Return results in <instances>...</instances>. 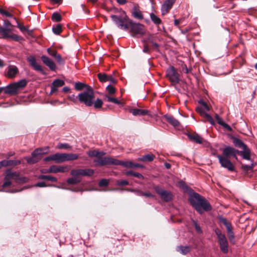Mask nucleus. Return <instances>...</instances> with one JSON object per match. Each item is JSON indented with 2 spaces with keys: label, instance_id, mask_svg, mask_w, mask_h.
Returning <instances> with one entry per match:
<instances>
[{
  "label": "nucleus",
  "instance_id": "f257e3e1",
  "mask_svg": "<svg viewBox=\"0 0 257 257\" xmlns=\"http://www.w3.org/2000/svg\"><path fill=\"white\" fill-rule=\"evenodd\" d=\"M77 97L80 103L87 107L93 106L95 109L101 108L103 103L101 99L99 98L95 99L94 90L92 87H89L87 91L80 93Z\"/></svg>",
  "mask_w": 257,
  "mask_h": 257
},
{
  "label": "nucleus",
  "instance_id": "f03ea898",
  "mask_svg": "<svg viewBox=\"0 0 257 257\" xmlns=\"http://www.w3.org/2000/svg\"><path fill=\"white\" fill-rule=\"evenodd\" d=\"M189 201L191 205L199 214H202L204 212H207L212 209L210 203L197 193L191 194Z\"/></svg>",
  "mask_w": 257,
  "mask_h": 257
},
{
  "label": "nucleus",
  "instance_id": "7ed1b4c3",
  "mask_svg": "<svg viewBox=\"0 0 257 257\" xmlns=\"http://www.w3.org/2000/svg\"><path fill=\"white\" fill-rule=\"evenodd\" d=\"M27 84L28 81L25 79L10 84L6 87L5 93L11 95L16 94L20 90L25 88Z\"/></svg>",
  "mask_w": 257,
  "mask_h": 257
},
{
  "label": "nucleus",
  "instance_id": "20e7f679",
  "mask_svg": "<svg viewBox=\"0 0 257 257\" xmlns=\"http://www.w3.org/2000/svg\"><path fill=\"white\" fill-rule=\"evenodd\" d=\"M0 34L1 38L4 39H11L15 41H21L23 40V38L16 34L12 33V29L10 28L0 26Z\"/></svg>",
  "mask_w": 257,
  "mask_h": 257
},
{
  "label": "nucleus",
  "instance_id": "39448f33",
  "mask_svg": "<svg viewBox=\"0 0 257 257\" xmlns=\"http://www.w3.org/2000/svg\"><path fill=\"white\" fill-rule=\"evenodd\" d=\"M113 22L120 29L127 31L129 29L128 21L127 16L122 17L120 16L112 15L110 16Z\"/></svg>",
  "mask_w": 257,
  "mask_h": 257
},
{
  "label": "nucleus",
  "instance_id": "423d86ee",
  "mask_svg": "<svg viewBox=\"0 0 257 257\" xmlns=\"http://www.w3.org/2000/svg\"><path fill=\"white\" fill-rule=\"evenodd\" d=\"M215 233L218 239L220 250L223 253H227L228 251V243L225 235L218 228L215 229Z\"/></svg>",
  "mask_w": 257,
  "mask_h": 257
},
{
  "label": "nucleus",
  "instance_id": "0eeeda50",
  "mask_svg": "<svg viewBox=\"0 0 257 257\" xmlns=\"http://www.w3.org/2000/svg\"><path fill=\"white\" fill-rule=\"evenodd\" d=\"M129 28L130 32L133 37L137 35H143L145 33L144 26L140 23L134 22L132 20L128 21Z\"/></svg>",
  "mask_w": 257,
  "mask_h": 257
},
{
  "label": "nucleus",
  "instance_id": "6e6552de",
  "mask_svg": "<svg viewBox=\"0 0 257 257\" xmlns=\"http://www.w3.org/2000/svg\"><path fill=\"white\" fill-rule=\"evenodd\" d=\"M166 76L173 86H176L180 81V75L173 66L168 68L166 72Z\"/></svg>",
  "mask_w": 257,
  "mask_h": 257
},
{
  "label": "nucleus",
  "instance_id": "1a4fd4ad",
  "mask_svg": "<svg viewBox=\"0 0 257 257\" xmlns=\"http://www.w3.org/2000/svg\"><path fill=\"white\" fill-rule=\"evenodd\" d=\"M94 173V171L91 169H73L70 172V174L77 179L81 180V177L88 176L90 177Z\"/></svg>",
  "mask_w": 257,
  "mask_h": 257
},
{
  "label": "nucleus",
  "instance_id": "9d476101",
  "mask_svg": "<svg viewBox=\"0 0 257 257\" xmlns=\"http://www.w3.org/2000/svg\"><path fill=\"white\" fill-rule=\"evenodd\" d=\"M5 179L7 180L13 179L17 182L25 183L27 181L26 177H21L19 173L17 172H12L10 169H8L6 171Z\"/></svg>",
  "mask_w": 257,
  "mask_h": 257
},
{
  "label": "nucleus",
  "instance_id": "9b49d317",
  "mask_svg": "<svg viewBox=\"0 0 257 257\" xmlns=\"http://www.w3.org/2000/svg\"><path fill=\"white\" fill-rule=\"evenodd\" d=\"M45 153L42 148L35 149L32 153L31 157L27 158V162L30 164H35L38 162L41 159V155Z\"/></svg>",
  "mask_w": 257,
  "mask_h": 257
},
{
  "label": "nucleus",
  "instance_id": "f8f14e48",
  "mask_svg": "<svg viewBox=\"0 0 257 257\" xmlns=\"http://www.w3.org/2000/svg\"><path fill=\"white\" fill-rule=\"evenodd\" d=\"M94 163L100 166L106 165H115L116 159L110 157H104L99 159H94Z\"/></svg>",
  "mask_w": 257,
  "mask_h": 257
},
{
  "label": "nucleus",
  "instance_id": "ddd939ff",
  "mask_svg": "<svg viewBox=\"0 0 257 257\" xmlns=\"http://www.w3.org/2000/svg\"><path fill=\"white\" fill-rule=\"evenodd\" d=\"M217 158L222 167L227 169L229 171H233L234 170V166L229 160V158L220 155H217Z\"/></svg>",
  "mask_w": 257,
  "mask_h": 257
},
{
  "label": "nucleus",
  "instance_id": "4468645a",
  "mask_svg": "<svg viewBox=\"0 0 257 257\" xmlns=\"http://www.w3.org/2000/svg\"><path fill=\"white\" fill-rule=\"evenodd\" d=\"M154 189L166 202H169L172 199V194L170 192L162 189L159 186H155Z\"/></svg>",
  "mask_w": 257,
  "mask_h": 257
},
{
  "label": "nucleus",
  "instance_id": "2eb2a0df",
  "mask_svg": "<svg viewBox=\"0 0 257 257\" xmlns=\"http://www.w3.org/2000/svg\"><path fill=\"white\" fill-rule=\"evenodd\" d=\"M68 171L67 166L52 165L47 170H41L43 173H57L59 172L64 173Z\"/></svg>",
  "mask_w": 257,
  "mask_h": 257
},
{
  "label": "nucleus",
  "instance_id": "dca6fc26",
  "mask_svg": "<svg viewBox=\"0 0 257 257\" xmlns=\"http://www.w3.org/2000/svg\"><path fill=\"white\" fill-rule=\"evenodd\" d=\"M31 66L36 71L41 72L43 75H46V73L42 69L41 66L39 64L34 56H30L27 59Z\"/></svg>",
  "mask_w": 257,
  "mask_h": 257
},
{
  "label": "nucleus",
  "instance_id": "f3484780",
  "mask_svg": "<svg viewBox=\"0 0 257 257\" xmlns=\"http://www.w3.org/2000/svg\"><path fill=\"white\" fill-rule=\"evenodd\" d=\"M43 63L52 71H55L56 65L55 62L49 57L46 55H42L41 57Z\"/></svg>",
  "mask_w": 257,
  "mask_h": 257
},
{
  "label": "nucleus",
  "instance_id": "a211bd4d",
  "mask_svg": "<svg viewBox=\"0 0 257 257\" xmlns=\"http://www.w3.org/2000/svg\"><path fill=\"white\" fill-rule=\"evenodd\" d=\"M175 2V0H166L164 1L161 9L162 15H165L168 13Z\"/></svg>",
  "mask_w": 257,
  "mask_h": 257
},
{
  "label": "nucleus",
  "instance_id": "6ab92c4d",
  "mask_svg": "<svg viewBox=\"0 0 257 257\" xmlns=\"http://www.w3.org/2000/svg\"><path fill=\"white\" fill-rule=\"evenodd\" d=\"M234 153H238V150L234 148L227 146L223 150V156L227 158H231Z\"/></svg>",
  "mask_w": 257,
  "mask_h": 257
},
{
  "label": "nucleus",
  "instance_id": "aec40b11",
  "mask_svg": "<svg viewBox=\"0 0 257 257\" xmlns=\"http://www.w3.org/2000/svg\"><path fill=\"white\" fill-rule=\"evenodd\" d=\"M132 15L135 18L138 20H142L144 18L139 5L137 4L134 5L132 11Z\"/></svg>",
  "mask_w": 257,
  "mask_h": 257
},
{
  "label": "nucleus",
  "instance_id": "412c9836",
  "mask_svg": "<svg viewBox=\"0 0 257 257\" xmlns=\"http://www.w3.org/2000/svg\"><path fill=\"white\" fill-rule=\"evenodd\" d=\"M187 136L189 140L194 143L201 144L203 142V139L196 133H188Z\"/></svg>",
  "mask_w": 257,
  "mask_h": 257
},
{
  "label": "nucleus",
  "instance_id": "4be33fe9",
  "mask_svg": "<svg viewBox=\"0 0 257 257\" xmlns=\"http://www.w3.org/2000/svg\"><path fill=\"white\" fill-rule=\"evenodd\" d=\"M19 72L18 68L15 65H10L8 67L7 77L10 78L15 77Z\"/></svg>",
  "mask_w": 257,
  "mask_h": 257
},
{
  "label": "nucleus",
  "instance_id": "5701e85b",
  "mask_svg": "<svg viewBox=\"0 0 257 257\" xmlns=\"http://www.w3.org/2000/svg\"><path fill=\"white\" fill-rule=\"evenodd\" d=\"M191 246L190 245H179L176 247V251L183 255H186L191 251Z\"/></svg>",
  "mask_w": 257,
  "mask_h": 257
},
{
  "label": "nucleus",
  "instance_id": "b1692460",
  "mask_svg": "<svg viewBox=\"0 0 257 257\" xmlns=\"http://www.w3.org/2000/svg\"><path fill=\"white\" fill-rule=\"evenodd\" d=\"M130 112L135 116H144L146 115H148L149 113V111L146 109H142L139 108L131 109L130 110Z\"/></svg>",
  "mask_w": 257,
  "mask_h": 257
},
{
  "label": "nucleus",
  "instance_id": "393cba45",
  "mask_svg": "<svg viewBox=\"0 0 257 257\" xmlns=\"http://www.w3.org/2000/svg\"><path fill=\"white\" fill-rule=\"evenodd\" d=\"M243 151H238V154L241 156L243 159L246 160H250V149L246 146L245 148L243 149Z\"/></svg>",
  "mask_w": 257,
  "mask_h": 257
},
{
  "label": "nucleus",
  "instance_id": "a878e982",
  "mask_svg": "<svg viewBox=\"0 0 257 257\" xmlns=\"http://www.w3.org/2000/svg\"><path fill=\"white\" fill-rule=\"evenodd\" d=\"M164 117L166 118V120L173 126L177 127L179 126V121L173 116L171 115H164Z\"/></svg>",
  "mask_w": 257,
  "mask_h": 257
},
{
  "label": "nucleus",
  "instance_id": "bb28decb",
  "mask_svg": "<svg viewBox=\"0 0 257 257\" xmlns=\"http://www.w3.org/2000/svg\"><path fill=\"white\" fill-rule=\"evenodd\" d=\"M89 87H91L82 82H77L75 84V88L76 90L78 91L82 90L83 89H85V91H87V89H89Z\"/></svg>",
  "mask_w": 257,
  "mask_h": 257
},
{
  "label": "nucleus",
  "instance_id": "cd10ccee",
  "mask_svg": "<svg viewBox=\"0 0 257 257\" xmlns=\"http://www.w3.org/2000/svg\"><path fill=\"white\" fill-rule=\"evenodd\" d=\"M155 156L153 154H147L142 157H139L138 159V161L144 162H150L154 160Z\"/></svg>",
  "mask_w": 257,
  "mask_h": 257
},
{
  "label": "nucleus",
  "instance_id": "c85d7f7f",
  "mask_svg": "<svg viewBox=\"0 0 257 257\" xmlns=\"http://www.w3.org/2000/svg\"><path fill=\"white\" fill-rule=\"evenodd\" d=\"M115 165H121L127 168H133V162L132 161H121L116 159Z\"/></svg>",
  "mask_w": 257,
  "mask_h": 257
},
{
  "label": "nucleus",
  "instance_id": "c756f323",
  "mask_svg": "<svg viewBox=\"0 0 257 257\" xmlns=\"http://www.w3.org/2000/svg\"><path fill=\"white\" fill-rule=\"evenodd\" d=\"M54 156V161H55L57 163H60L64 162L65 161V153H56L53 154Z\"/></svg>",
  "mask_w": 257,
  "mask_h": 257
},
{
  "label": "nucleus",
  "instance_id": "7c9ffc66",
  "mask_svg": "<svg viewBox=\"0 0 257 257\" xmlns=\"http://www.w3.org/2000/svg\"><path fill=\"white\" fill-rule=\"evenodd\" d=\"M233 143L236 147L240 149L245 148L247 146L241 140L235 137L233 139Z\"/></svg>",
  "mask_w": 257,
  "mask_h": 257
},
{
  "label": "nucleus",
  "instance_id": "2f4dec72",
  "mask_svg": "<svg viewBox=\"0 0 257 257\" xmlns=\"http://www.w3.org/2000/svg\"><path fill=\"white\" fill-rule=\"evenodd\" d=\"M5 161V164L6 167L7 166H15L21 164V162L20 160H4Z\"/></svg>",
  "mask_w": 257,
  "mask_h": 257
},
{
  "label": "nucleus",
  "instance_id": "473e14b6",
  "mask_svg": "<svg viewBox=\"0 0 257 257\" xmlns=\"http://www.w3.org/2000/svg\"><path fill=\"white\" fill-rule=\"evenodd\" d=\"M38 178L40 180H46L53 182L57 181V179L56 177L49 175H41L38 176Z\"/></svg>",
  "mask_w": 257,
  "mask_h": 257
},
{
  "label": "nucleus",
  "instance_id": "72a5a7b5",
  "mask_svg": "<svg viewBox=\"0 0 257 257\" xmlns=\"http://www.w3.org/2000/svg\"><path fill=\"white\" fill-rule=\"evenodd\" d=\"M79 157L78 155L76 154H66L65 153V161H74L77 160Z\"/></svg>",
  "mask_w": 257,
  "mask_h": 257
},
{
  "label": "nucleus",
  "instance_id": "f704fd0d",
  "mask_svg": "<svg viewBox=\"0 0 257 257\" xmlns=\"http://www.w3.org/2000/svg\"><path fill=\"white\" fill-rule=\"evenodd\" d=\"M218 220L219 223L223 224L226 227V229L232 226L231 223L227 220V219L222 216H219Z\"/></svg>",
  "mask_w": 257,
  "mask_h": 257
},
{
  "label": "nucleus",
  "instance_id": "c9c22d12",
  "mask_svg": "<svg viewBox=\"0 0 257 257\" xmlns=\"http://www.w3.org/2000/svg\"><path fill=\"white\" fill-rule=\"evenodd\" d=\"M254 167L253 164L251 163L250 165H244L241 164V168L244 171V173L246 174L249 171H252Z\"/></svg>",
  "mask_w": 257,
  "mask_h": 257
},
{
  "label": "nucleus",
  "instance_id": "e433bc0d",
  "mask_svg": "<svg viewBox=\"0 0 257 257\" xmlns=\"http://www.w3.org/2000/svg\"><path fill=\"white\" fill-rule=\"evenodd\" d=\"M150 18L152 21L157 25H160L162 23V21L160 18H159L157 16L154 14L153 13L150 14Z\"/></svg>",
  "mask_w": 257,
  "mask_h": 257
},
{
  "label": "nucleus",
  "instance_id": "4c0bfd02",
  "mask_svg": "<svg viewBox=\"0 0 257 257\" xmlns=\"http://www.w3.org/2000/svg\"><path fill=\"white\" fill-rule=\"evenodd\" d=\"M125 175L127 176H133L139 179H144V176L140 173L135 172L133 171H128L125 173Z\"/></svg>",
  "mask_w": 257,
  "mask_h": 257
},
{
  "label": "nucleus",
  "instance_id": "58836bf2",
  "mask_svg": "<svg viewBox=\"0 0 257 257\" xmlns=\"http://www.w3.org/2000/svg\"><path fill=\"white\" fill-rule=\"evenodd\" d=\"M98 78L101 82H105L108 81V75L105 73H99L97 74Z\"/></svg>",
  "mask_w": 257,
  "mask_h": 257
},
{
  "label": "nucleus",
  "instance_id": "ea45409f",
  "mask_svg": "<svg viewBox=\"0 0 257 257\" xmlns=\"http://www.w3.org/2000/svg\"><path fill=\"white\" fill-rule=\"evenodd\" d=\"M52 84L54 86L58 87L63 86L65 84V82L62 80L56 79L53 81Z\"/></svg>",
  "mask_w": 257,
  "mask_h": 257
},
{
  "label": "nucleus",
  "instance_id": "a19ab883",
  "mask_svg": "<svg viewBox=\"0 0 257 257\" xmlns=\"http://www.w3.org/2000/svg\"><path fill=\"white\" fill-rule=\"evenodd\" d=\"M53 32L56 35H59L62 32V25L61 24H57L55 27L52 28Z\"/></svg>",
  "mask_w": 257,
  "mask_h": 257
},
{
  "label": "nucleus",
  "instance_id": "79ce46f5",
  "mask_svg": "<svg viewBox=\"0 0 257 257\" xmlns=\"http://www.w3.org/2000/svg\"><path fill=\"white\" fill-rule=\"evenodd\" d=\"M81 182V180H77V179L73 176L67 179V182L69 184L74 185L79 183Z\"/></svg>",
  "mask_w": 257,
  "mask_h": 257
},
{
  "label": "nucleus",
  "instance_id": "37998d69",
  "mask_svg": "<svg viewBox=\"0 0 257 257\" xmlns=\"http://www.w3.org/2000/svg\"><path fill=\"white\" fill-rule=\"evenodd\" d=\"M62 17L61 15L57 12L54 13L52 16V20L57 22L61 21Z\"/></svg>",
  "mask_w": 257,
  "mask_h": 257
},
{
  "label": "nucleus",
  "instance_id": "c03bdc74",
  "mask_svg": "<svg viewBox=\"0 0 257 257\" xmlns=\"http://www.w3.org/2000/svg\"><path fill=\"white\" fill-rule=\"evenodd\" d=\"M226 230H227L228 238L229 239V240L231 241H232V240H234V233L232 230V226L226 229Z\"/></svg>",
  "mask_w": 257,
  "mask_h": 257
},
{
  "label": "nucleus",
  "instance_id": "a18cd8bd",
  "mask_svg": "<svg viewBox=\"0 0 257 257\" xmlns=\"http://www.w3.org/2000/svg\"><path fill=\"white\" fill-rule=\"evenodd\" d=\"M59 149H71V146L67 143H59L57 145Z\"/></svg>",
  "mask_w": 257,
  "mask_h": 257
},
{
  "label": "nucleus",
  "instance_id": "49530a36",
  "mask_svg": "<svg viewBox=\"0 0 257 257\" xmlns=\"http://www.w3.org/2000/svg\"><path fill=\"white\" fill-rule=\"evenodd\" d=\"M192 221L196 231L198 233H201L202 232V231L200 225L198 224L197 221L195 220H193Z\"/></svg>",
  "mask_w": 257,
  "mask_h": 257
},
{
  "label": "nucleus",
  "instance_id": "de8ad7c7",
  "mask_svg": "<svg viewBox=\"0 0 257 257\" xmlns=\"http://www.w3.org/2000/svg\"><path fill=\"white\" fill-rule=\"evenodd\" d=\"M34 186L38 187H52V186H55V185L50 184L48 185L46 184L45 182H40L36 183L34 185Z\"/></svg>",
  "mask_w": 257,
  "mask_h": 257
},
{
  "label": "nucleus",
  "instance_id": "09e8293b",
  "mask_svg": "<svg viewBox=\"0 0 257 257\" xmlns=\"http://www.w3.org/2000/svg\"><path fill=\"white\" fill-rule=\"evenodd\" d=\"M109 180L106 179H102L99 182L98 185L100 187H105L108 185Z\"/></svg>",
  "mask_w": 257,
  "mask_h": 257
},
{
  "label": "nucleus",
  "instance_id": "8fccbe9b",
  "mask_svg": "<svg viewBox=\"0 0 257 257\" xmlns=\"http://www.w3.org/2000/svg\"><path fill=\"white\" fill-rule=\"evenodd\" d=\"M106 90L109 94H113L115 93V88L111 85H109L106 87Z\"/></svg>",
  "mask_w": 257,
  "mask_h": 257
},
{
  "label": "nucleus",
  "instance_id": "3c124183",
  "mask_svg": "<svg viewBox=\"0 0 257 257\" xmlns=\"http://www.w3.org/2000/svg\"><path fill=\"white\" fill-rule=\"evenodd\" d=\"M55 58L58 64L60 65H63L64 64L65 61L59 54H58Z\"/></svg>",
  "mask_w": 257,
  "mask_h": 257
},
{
  "label": "nucleus",
  "instance_id": "603ef678",
  "mask_svg": "<svg viewBox=\"0 0 257 257\" xmlns=\"http://www.w3.org/2000/svg\"><path fill=\"white\" fill-rule=\"evenodd\" d=\"M14 20L16 21L17 24V27L20 29V30L22 31V32H24V31H28V29L27 28L25 27L23 25H21V24H20L18 22V21H17L16 18H14Z\"/></svg>",
  "mask_w": 257,
  "mask_h": 257
},
{
  "label": "nucleus",
  "instance_id": "864d4df0",
  "mask_svg": "<svg viewBox=\"0 0 257 257\" xmlns=\"http://www.w3.org/2000/svg\"><path fill=\"white\" fill-rule=\"evenodd\" d=\"M196 110L202 116H204L207 113L205 112V109L200 106L196 107Z\"/></svg>",
  "mask_w": 257,
  "mask_h": 257
},
{
  "label": "nucleus",
  "instance_id": "5fc2aeb1",
  "mask_svg": "<svg viewBox=\"0 0 257 257\" xmlns=\"http://www.w3.org/2000/svg\"><path fill=\"white\" fill-rule=\"evenodd\" d=\"M47 52L50 55L54 58H55V57L58 54L56 50L51 49L50 48L47 49Z\"/></svg>",
  "mask_w": 257,
  "mask_h": 257
},
{
  "label": "nucleus",
  "instance_id": "6e6d98bb",
  "mask_svg": "<svg viewBox=\"0 0 257 257\" xmlns=\"http://www.w3.org/2000/svg\"><path fill=\"white\" fill-rule=\"evenodd\" d=\"M203 117H205L206 119V120L210 123L211 125L214 124V121L210 115H209L208 113H206Z\"/></svg>",
  "mask_w": 257,
  "mask_h": 257
},
{
  "label": "nucleus",
  "instance_id": "4d7b16f0",
  "mask_svg": "<svg viewBox=\"0 0 257 257\" xmlns=\"http://www.w3.org/2000/svg\"><path fill=\"white\" fill-rule=\"evenodd\" d=\"M0 14H1L2 15H5L6 16L9 17V18H12L13 19L14 18L13 17V16L12 14H11L10 13H9L8 12H7L6 11L3 10L2 9H0Z\"/></svg>",
  "mask_w": 257,
  "mask_h": 257
},
{
  "label": "nucleus",
  "instance_id": "13d9d810",
  "mask_svg": "<svg viewBox=\"0 0 257 257\" xmlns=\"http://www.w3.org/2000/svg\"><path fill=\"white\" fill-rule=\"evenodd\" d=\"M87 154L90 157H97V155H98L97 151H96V150L89 151L87 152Z\"/></svg>",
  "mask_w": 257,
  "mask_h": 257
},
{
  "label": "nucleus",
  "instance_id": "bf43d9fd",
  "mask_svg": "<svg viewBox=\"0 0 257 257\" xmlns=\"http://www.w3.org/2000/svg\"><path fill=\"white\" fill-rule=\"evenodd\" d=\"M199 103L202 105V107L206 111L209 110V107L207 103L203 100H200Z\"/></svg>",
  "mask_w": 257,
  "mask_h": 257
},
{
  "label": "nucleus",
  "instance_id": "052dcab7",
  "mask_svg": "<svg viewBox=\"0 0 257 257\" xmlns=\"http://www.w3.org/2000/svg\"><path fill=\"white\" fill-rule=\"evenodd\" d=\"M116 184L118 186H122L128 185L129 182L126 180L118 181Z\"/></svg>",
  "mask_w": 257,
  "mask_h": 257
},
{
  "label": "nucleus",
  "instance_id": "680f3d73",
  "mask_svg": "<svg viewBox=\"0 0 257 257\" xmlns=\"http://www.w3.org/2000/svg\"><path fill=\"white\" fill-rule=\"evenodd\" d=\"M130 191L133 192L135 193L138 196H143L144 192L141 190H137V189H131V190H130Z\"/></svg>",
  "mask_w": 257,
  "mask_h": 257
},
{
  "label": "nucleus",
  "instance_id": "e2e57ef3",
  "mask_svg": "<svg viewBox=\"0 0 257 257\" xmlns=\"http://www.w3.org/2000/svg\"><path fill=\"white\" fill-rule=\"evenodd\" d=\"M5 181L3 184L2 187L3 188H5L8 186H10L12 184V182L11 180H7L4 178Z\"/></svg>",
  "mask_w": 257,
  "mask_h": 257
},
{
  "label": "nucleus",
  "instance_id": "0e129e2a",
  "mask_svg": "<svg viewBox=\"0 0 257 257\" xmlns=\"http://www.w3.org/2000/svg\"><path fill=\"white\" fill-rule=\"evenodd\" d=\"M148 40L153 45V46L156 49H158L159 48V45L156 43V42H154V41H153V39L152 37H149L148 38Z\"/></svg>",
  "mask_w": 257,
  "mask_h": 257
},
{
  "label": "nucleus",
  "instance_id": "69168bd1",
  "mask_svg": "<svg viewBox=\"0 0 257 257\" xmlns=\"http://www.w3.org/2000/svg\"><path fill=\"white\" fill-rule=\"evenodd\" d=\"M215 118L217 120V123L221 125V126L223 124V123H224V121L223 120V119H222V118H221L218 114H216L215 115Z\"/></svg>",
  "mask_w": 257,
  "mask_h": 257
},
{
  "label": "nucleus",
  "instance_id": "338daca9",
  "mask_svg": "<svg viewBox=\"0 0 257 257\" xmlns=\"http://www.w3.org/2000/svg\"><path fill=\"white\" fill-rule=\"evenodd\" d=\"M78 95L75 96L74 94H72L68 96V98L73 102L75 103L78 99Z\"/></svg>",
  "mask_w": 257,
  "mask_h": 257
},
{
  "label": "nucleus",
  "instance_id": "774afa93",
  "mask_svg": "<svg viewBox=\"0 0 257 257\" xmlns=\"http://www.w3.org/2000/svg\"><path fill=\"white\" fill-rule=\"evenodd\" d=\"M182 69L183 70H185V72L186 73H189L190 72H191L192 71V67H190V68H187V66L186 65H184V66H182Z\"/></svg>",
  "mask_w": 257,
  "mask_h": 257
}]
</instances>
